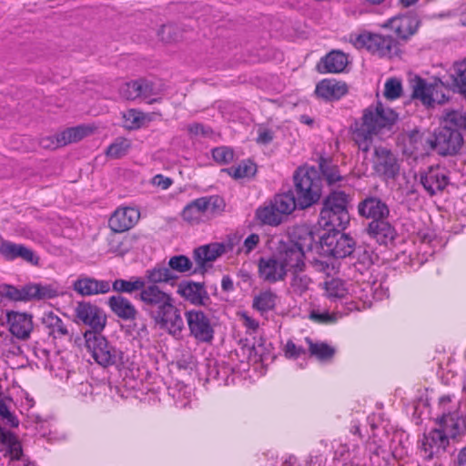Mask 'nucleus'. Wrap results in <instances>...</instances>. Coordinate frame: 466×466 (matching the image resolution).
Here are the masks:
<instances>
[{"label":"nucleus","instance_id":"nucleus-1","mask_svg":"<svg viewBox=\"0 0 466 466\" xmlns=\"http://www.w3.org/2000/svg\"><path fill=\"white\" fill-rule=\"evenodd\" d=\"M134 298L140 302L141 309L156 326L174 337L181 334L184 320L171 293L163 290L157 285H146Z\"/></svg>","mask_w":466,"mask_h":466},{"label":"nucleus","instance_id":"nucleus-2","mask_svg":"<svg viewBox=\"0 0 466 466\" xmlns=\"http://www.w3.org/2000/svg\"><path fill=\"white\" fill-rule=\"evenodd\" d=\"M358 214L360 218L370 219L366 233L380 245L392 243L397 238L394 226L388 220L390 211L386 202L375 196L366 197L359 202Z\"/></svg>","mask_w":466,"mask_h":466},{"label":"nucleus","instance_id":"nucleus-3","mask_svg":"<svg viewBox=\"0 0 466 466\" xmlns=\"http://www.w3.org/2000/svg\"><path fill=\"white\" fill-rule=\"evenodd\" d=\"M362 122L356 124L352 138L360 150L368 152L373 142V135L387 128L390 129L398 119V114L390 107H385L380 101L364 109Z\"/></svg>","mask_w":466,"mask_h":466},{"label":"nucleus","instance_id":"nucleus-4","mask_svg":"<svg viewBox=\"0 0 466 466\" xmlns=\"http://www.w3.org/2000/svg\"><path fill=\"white\" fill-rule=\"evenodd\" d=\"M295 198L299 209H307L318 204L322 197V178L314 167H299L293 174Z\"/></svg>","mask_w":466,"mask_h":466},{"label":"nucleus","instance_id":"nucleus-5","mask_svg":"<svg viewBox=\"0 0 466 466\" xmlns=\"http://www.w3.org/2000/svg\"><path fill=\"white\" fill-rule=\"evenodd\" d=\"M350 196L342 190H331L321 202L319 224L325 229L346 228L350 223Z\"/></svg>","mask_w":466,"mask_h":466},{"label":"nucleus","instance_id":"nucleus-6","mask_svg":"<svg viewBox=\"0 0 466 466\" xmlns=\"http://www.w3.org/2000/svg\"><path fill=\"white\" fill-rule=\"evenodd\" d=\"M84 338L87 351L99 366L119 368L125 365L124 352L109 342L102 332H85Z\"/></svg>","mask_w":466,"mask_h":466},{"label":"nucleus","instance_id":"nucleus-7","mask_svg":"<svg viewBox=\"0 0 466 466\" xmlns=\"http://www.w3.org/2000/svg\"><path fill=\"white\" fill-rule=\"evenodd\" d=\"M344 229H328L319 240L321 254L335 258H351L354 255L356 241L349 234L343 233Z\"/></svg>","mask_w":466,"mask_h":466},{"label":"nucleus","instance_id":"nucleus-8","mask_svg":"<svg viewBox=\"0 0 466 466\" xmlns=\"http://www.w3.org/2000/svg\"><path fill=\"white\" fill-rule=\"evenodd\" d=\"M355 45L358 47L366 48L380 57H392L400 53L399 42L391 35L372 33L360 34L356 38Z\"/></svg>","mask_w":466,"mask_h":466},{"label":"nucleus","instance_id":"nucleus-9","mask_svg":"<svg viewBox=\"0 0 466 466\" xmlns=\"http://www.w3.org/2000/svg\"><path fill=\"white\" fill-rule=\"evenodd\" d=\"M74 321L88 326L86 332H102L106 328L107 317L105 310L91 301H78L74 309Z\"/></svg>","mask_w":466,"mask_h":466},{"label":"nucleus","instance_id":"nucleus-10","mask_svg":"<svg viewBox=\"0 0 466 466\" xmlns=\"http://www.w3.org/2000/svg\"><path fill=\"white\" fill-rule=\"evenodd\" d=\"M190 336L199 343H211L215 329L210 318L200 309H191L185 313Z\"/></svg>","mask_w":466,"mask_h":466},{"label":"nucleus","instance_id":"nucleus-11","mask_svg":"<svg viewBox=\"0 0 466 466\" xmlns=\"http://www.w3.org/2000/svg\"><path fill=\"white\" fill-rule=\"evenodd\" d=\"M288 271L302 272L305 269V253L292 240H280L273 252Z\"/></svg>","mask_w":466,"mask_h":466},{"label":"nucleus","instance_id":"nucleus-12","mask_svg":"<svg viewBox=\"0 0 466 466\" xmlns=\"http://www.w3.org/2000/svg\"><path fill=\"white\" fill-rule=\"evenodd\" d=\"M463 142L461 134L444 125L435 131L431 146L439 155L447 157L459 153Z\"/></svg>","mask_w":466,"mask_h":466},{"label":"nucleus","instance_id":"nucleus-13","mask_svg":"<svg viewBox=\"0 0 466 466\" xmlns=\"http://www.w3.org/2000/svg\"><path fill=\"white\" fill-rule=\"evenodd\" d=\"M373 169L384 179H394L400 173V164L390 149L376 147L373 154Z\"/></svg>","mask_w":466,"mask_h":466},{"label":"nucleus","instance_id":"nucleus-14","mask_svg":"<svg viewBox=\"0 0 466 466\" xmlns=\"http://www.w3.org/2000/svg\"><path fill=\"white\" fill-rule=\"evenodd\" d=\"M444 83L428 84L424 79L419 77L413 86L412 97L420 99L427 107H431L435 103L443 104L449 100L443 91Z\"/></svg>","mask_w":466,"mask_h":466},{"label":"nucleus","instance_id":"nucleus-15","mask_svg":"<svg viewBox=\"0 0 466 466\" xmlns=\"http://www.w3.org/2000/svg\"><path fill=\"white\" fill-rule=\"evenodd\" d=\"M258 274L264 282L273 284L285 280L288 270L272 253L268 257H260L258 258Z\"/></svg>","mask_w":466,"mask_h":466},{"label":"nucleus","instance_id":"nucleus-16","mask_svg":"<svg viewBox=\"0 0 466 466\" xmlns=\"http://www.w3.org/2000/svg\"><path fill=\"white\" fill-rule=\"evenodd\" d=\"M225 252V245L223 243L218 242L200 246L195 248L193 251V259L197 266L192 270V274L204 275L208 270L207 264L208 262L215 261L218 257H220Z\"/></svg>","mask_w":466,"mask_h":466},{"label":"nucleus","instance_id":"nucleus-17","mask_svg":"<svg viewBox=\"0 0 466 466\" xmlns=\"http://www.w3.org/2000/svg\"><path fill=\"white\" fill-rule=\"evenodd\" d=\"M419 25L420 20L417 15L411 12L391 17L384 25L385 27L391 29L398 38L404 41L417 32Z\"/></svg>","mask_w":466,"mask_h":466},{"label":"nucleus","instance_id":"nucleus-18","mask_svg":"<svg viewBox=\"0 0 466 466\" xmlns=\"http://www.w3.org/2000/svg\"><path fill=\"white\" fill-rule=\"evenodd\" d=\"M449 180L445 170L440 167H430L420 175V182L430 196L443 191Z\"/></svg>","mask_w":466,"mask_h":466},{"label":"nucleus","instance_id":"nucleus-19","mask_svg":"<svg viewBox=\"0 0 466 466\" xmlns=\"http://www.w3.org/2000/svg\"><path fill=\"white\" fill-rule=\"evenodd\" d=\"M32 319L33 316L25 312L7 311L6 322L9 325L10 333L19 339H27L34 328Z\"/></svg>","mask_w":466,"mask_h":466},{"label":"nucleus","instance_id":"nucleus-20","mask_svg":"<svg viewBox=\"0 0 466 466\" xmlns=\"http://www.w3.org/2000/svg\"><path fill=\"white\" fill-rule=\"evenodd\" d=\"M73 289L83 297L106 294L111 290L109 280L96 279L86 275L79 276L73 282Z\"/></svg>","mask_w":466,"mask_h":466},{"label":"nucleus","instance_id":"nucleus-21","mask_svg":"<svg viewBox=\"0 0 466 466\" xmlns=\"http://www.w3.org/2000/svg\"><path fill=\"white\" fill-rule=\"evenodd\" d=\"M177 293L196 306H207L210 303V297L204 283L183 280L177 286Z\"/></svg>","mask_w":466,"mask_h":466},{"label":"nucleus","instance_id":"nucleus-22","mask_svg":"<svg viewBox=\"0 0 466 466\" xmlns=\"http://www.w3.org/2000/svg\"><path fill=\"white\" fill-rule=\"evenodd\" d=\"M140 213L134 208H117L108 220L109 228L116 233L125 232L138 221Z\"/></svg>","mask_w":466,"mask_h":466},{"label":"nucleus","instance_id":"nucleus-23","mask_svg":"<svg viewBox=\"0 0 466 466\" xmlns=\"http://www.w3.org/2000/svg\"><path fill=\"white\" fill-rule=\"evenodd\" d=\"M449 444V436L443 429H433L428 434H424L421 441V449L425 458L431 460L441 451H444Z\"/></svg>","mask_w":466,"mask_h":466},{"label":"nucleus","instance_id":"nucleus-24","mask_svg":"<svg viewBox=\"0 0 466 466\" xmlns=\"http://www.w3.org/2000/svg\"><path fill=\"white\" fill-rule=\"evenodd\" d=\"M438 423L451 439H457L466 434V414L458 411L448 412L438 419Z\"/></svg>","mask_w":466,"mask_h":466},{"label":"nucleus","instance_id":"nucleus-25","mask_svg":"<svg viewBox=\"0 0 466 466\" xmlns=\"http://www.w3.org/2000/svg\"><path fill=\"white\" fill-rule=\"evenodd\" d=\"M348 63L346 54L340 50H331L320 58L316 67L320 74H337L343 72Z\"/></svg>","mask_w":466,"mask_h":466},{"label":"nucleus","instance_id":"nucleus-26","mask_svg":"<svg viewBox=\"0 0 466 466\" xmlns=\"http://www.w3.org/2000/svg\"><path fill=\"white\" fill-rule=\"evenodd\" d=\"M107 306L110 310L119 319L131 321L136 320L139 315L135 305L122 295H114L108 298Z\"/></svg>","mask_w":466,"mask_h":466},{"label":"nucleus","instance_id":"nucleus-27","mask_svg":"<svg viewBox=\"0 0 466 466\" xmlns=\"http://www.w3.org/2000/svg\"><path fill=\"white\" fill-rule=\"evenodd\" d=\"M0 254L7 260H14L21 258L32 265L38 264V257L34 251L22 244L13 243L8 240H3L0 244Z\"/></svg>","mask_w":466,"mask_h":466},{"label":"nucleus","instance_id":"nucleus-28","mask_svg":"<svg viewBox=\"0 0 466 466\" xmlns=\"http://www.w3.org/2000/svg\"><path fill=\"white\" fill-rule=\"evenodd\" d=\"M447 86L453 93L466 97V58L453 63L449 70Z\"/></svg>","mask_w":466,"mask_h":466},{"label":"nucleus","instance_id":"nucleus-29","mask_svg":"<svg viewBox=\"0 0 466 466\" xmlns=\"http://www.w3.org/2000/svg\"><path fill=\"white\" fill-rule=\"evenodd\" d=\"M348 92L345 83L334 79H323L316 86L315 93L319 97L326 101L340 99Z\"/></svg>","mask_w":466,"mask_h":466},{"label":"nucleus","instance_id":"nucleus-30","mask_svg":"<svg viewBox=\"0 0 466 466\" xmlns=\"http://www.w3.org/2000/svg\"><path fill=\"white\" fill-rule=\"evenodd\" d=\"M145 285H157L161 283H170L178 279V277L171 271L169 268L156 265L152 268H148L145 271L144 277Z\"/></svg>","mask_w":466,"mask_h":466},{"label":"nucleus","instance_id":"nucleus-31","mask_svg":"<svg viewBox=\"0 0 466 466\" xmlns=\"http://www.w3.org/2000/svg\"><path fill=\"white\" fill-rule=\"evenodd\" d=\"M0 443L6 447V454L12 461L23 460V448L17 436L0 425Z\"/></svg>","mask_w":466,"mask_h":466},{"label":"nucleus","instance_id":"nucleus-32","mask_svg":"<svg viewBox=\"0 0 466 466\" xmlns=\"http://www.w3.org/2000/svg\"><path fill=\"white\" fill-rule=\"evenodd\" d=\"M318 171L322 178V181L325 180L330 187L344 179V177L339 173V167L333 164L331 160L323 157H320L319 159Z\"/></svg>","mask_w":466,"mask_h":466},{"label":"nucleus","instance_id":"nucleus-33","mask_svg":"<svg viewBox=\"0 0 466 466\" xmlns=\"http://www.w3.org/2000/svg\"><path fill=\"white\" fill-rule=\"evenodd\" d=\"M112 289L117 292L132 294L141 292L145 289V279L142 277H131L129 279H116L111 284Z\"/></svg>","mask_w":466,"mask_h":466},{"label":"nucleus","instance_id":"nucleus-34","mask_svg":"<svg viewBox=\"0 0 466 466\" xmlns=\"http://www.w3.org/2000/svg\"><path fill=\"white\" fill-rule=\"evenodd\" d=\"M206 203L202 198L189 202L181 212L182 218L190 224H198L207 212Z\"/></svg>","mask_w":466,"mask_h":466},{"label":"nucleus","instance_id":"nucleus-35","mask_svg":"<svg viewBox=\"0 0 466 466\" xmlns=\"http://www.w3.org/2000/svg\"><path fill=\"white\" fill-rule=\"evenodd\" d=\"M286 240H292L298 247L301 248L305 253L310 250L315 241L313 232L306 226H298L294 228Z\"/></svg>","mask_w":466,"mask_h":466},{"label":"nucleus","instance_id":"nucleus-36","mask_svg":"<svg viewBox=\"0 0 466 466\" xmlns=\"http://www.w3.org/2000/svg\"><path fill=\"white\" fill-rule=\"evenodd\" d=\"M256 218L260 223L268 226H279L283 222V216L279 213L272 201L257 208Z\"/></svg>","mask_w":466,"mask_h":466},{"label":"nucleus","instance_id":"nucleus-37","mask_svg":"<svg viewBox=\"0 0 466 466\" xmlns=\"http://www.w3.org/2000/svg\"><path fill=\"white\" fill-rule=\"evenodd\" d=\"M0 297L4 300L12 302H28V286L25 284L18 288L11 284L2 283L0 284Z\"/></svg>","mask_w":466,"mask_h":466},{"label":"nucleus","instance_id":"nucleus-38","mask_svg":"<svg viewBox=\"0 0 466 466\" xmlns=\"http://www.w3.org/2000/svg\"><path fill=\"white\" fill-rule=\"evenodd\" d=\"M271 201L276 206V208H278L279 213L283 217L291 214L296 208H299V202L291 189L277 194Z\"/></svg>","mask_w":466,"mask_h":466},{"label":"nucleus","instance_id":"nucleus-39","mask_svg":"<svg viewBox=\"0 0 466 466\" xmlns=\"http://www.w3.org/2000/svg\"><path fill=\"white\" fill-rule=\"evenodd\" d=\"M28 286V302L39 301L54 299L58 296V291L52 285H43L41 283H27Z\"/></svg>","mask_w":466,"mask_h":466},{"label":"nucleus","instance_id":"nucleus-40","mask_svg":"<svg viewBox=\"0 0 466 466\" xmlns=\"http://www.w3.org/2000/svg\"><path fill=\"white\" fill-rule=\"evenodd\" d=\"M443 123L449 128L458 131L463 137L466 134V112L462 110H450L443 116Z\"/></svg>","mask_w":466,"mask_h":466},{"label":"nucleus","instance_id":"nucleus-41","mask_svg":"<svg viewBox=\"0 0 466 466\" xmlns=\"http://www.w3.org/2000/svg\"><path fill=\"white\" fill-rule=\"evenodd\" d=\"M309 345L310 356L317 358L320 361L330 360L335 355V349L325 342H314L310 338L305 339Z\"/></svg>","mask_w":466,"mask_h":466},{"label":"nucleus","instance_id":"nucleus-42","mask_svg":"<svg viewBox=\"0 0 466 466\" xmlns=\"http://www.w3.org/2000/svg\"><path fill=\"white\" fill-rule=\"evenodd\" d=\"M92 133V129L85 126L69 127L60 132V147L82 140Z\"/></svg>","mask_w":466,"mask_h":466},{"label":"nucleus","instance_id":"nucleus-43","mask_svg":"<svg viewBox=\"0 0 466 466\" xmlns=\"http://www.w3.org/2000/svg\"><path fill=\"white\" fill-rule=\"evenodd\" d=\"M276 299L277 295L271 290L262 291L254 298L252 307L263 314L275 308Z\"/></svg>","mask_w":466,"mask_h":466},{"label":"nucleus","instance_id":"nucleus-44","mask_svg":"<svg viewBox=\"0 0 466 466\" xmlns=\"http://www.w3.org/2000/svg\"><path fill=\"white\" fill-rule=\"evenodd\" d=\"M234 178H244L253 177L257 172V166L251 160H244L237 167H230L223 169Z\"/></svg>","mask_w":466,"mask_h":466},{"label":"nucleus","instance_id":"nucleus-45","mask_svg":"<svg viewBox=\"0 0 466 466\" xmlns=\"http://www.w3.org/2000/svg\"><path fill=\"white\" fill-rule=\"evenodd\" d=\"M325 291L331 299H342L348 294L345 282L339 279H332L326 281Z\"/></svg>","mask_w":466,"mask_h":466},{"label":"nucleus","instance_id":"nucleus-46","mask_svg":"<svg viewBox=\"0 0 466 466\" xmlns=\"http://www.w3.org/2000/svg\"><path fill=\"white\" fill-rule=\"evenodd\" d=\"M135 240V236H127L122 240L112 239L109 243V251L118 256H124L133 248Z\"/></svg>","mask_w":466,"mask_h":466},{"label":"nucleus","instance_id":"nucleus-47","mask_svg":"<svg viewBox=\"0 0 466 466\" xmlns=\"http://www.w3.org/2000/svg\"><path fill=\"white\" fill-rule=\"evenodd\" d=\"M130 143L127 139L118 138L107 147L106 154L112 158H120L127 155Z\"/></svg>","mask_w":466,"mask_h":466},{"label":"nucleus","instance_id":"nucleus-48","mask_svg":"<svg viewBox=\"0 0 466 466\" xmlns=\"http://www.w3.org/2000/svg\"><path fill=\"white\" fill-rule=\"evenodd\" d=\"M192 261L185 255L173 256L169 258L168 268L171 271L185 273L192 269Z\"/></svg>","mask_w":466,"mask_h":466},{"label":"nucleus","instance_id":"nucleus-49","mask_svg":"<svg viewBox=\"0 0 466 466\" xmlns=\"http://www.w3.org/2000/svg\"><path fill=\"white\" fill-rule=\"evenodd\" d=\"M119 93L122 97L127 100H134L137 97H141L140 80L137 79L123 84L119 89Z\"/></svg>","mask_w":466,"mask_h":466},{"label":"nucleus","instance_id":"nucleus-50","mask_svg":"<svg viewBox=\"0 0 466 466\" xmlns=\"http://www.w3.org/2000/svg\"><path fill=\"white\" fill-rule=\"evenodd\" d=\"M126 127L128 129H137L141 127L146 120L143 112L137 109H129L124 114Z\"/></svg>","mask_w":466,"mask_h":466},{"label":"nucleus","instance_id":"nucleus-51","mask_svg":"<svg viewBox=\"0 0 466 466\" xmlns=\"http://www.w3.org/2000/svg\"><path fill=\"white\" fill-rule=\"evenodd\" d=\"M212 157L219 165H228L234 158V151L228 147H218L212 149Z\"/></svg>","mask_w":466,"mask_h":466},{"label":"nucleus","instance_id":"nucleus-52","mask_svg":"<svg viewBox=\"0 0 466 466\" xmlns=\"http://www.w3.org/2000/svg\"><path fill=\"white\" fill-rule=\"evenodd\" d=\"M402 92V85L400 80L392 77L385 83L384 96L389 100H394L400 96Z\"/></svg>","mask_w":466,"mask_h":466},{"label":"nucleus","instance_id":"nucleus-53","mask_svg":"<svg viewBox=\"0 0 466 466\" xmlns=\"http://www.w3.org/2000/svg\"><path fill=\"white\" fill-rule=\"evenodd\" d=\"M158 35L164 42H177L181 39V34L177 25H164L158 31Z\"/></svg>","mask_w":466,"mask_h":466},{"label":"nucleus","instance_id":"nucleus-54","mask_svg":"<svg viewBox=\"0 0 466 466\" xmlns=\"http://www.w3.org/2000/svg\"><path fill=\"white\" fill-rule=\"evenodd\" d=\"M141 86V97L148 98L151 96L160 95L164 91V87L162 85L156 86L152 81H148L146 79H139Z\"/></svg>","mask_w":466,"mask_h":466},{"label":"nucleus","instance_id":"nucleus-55","mask_svg":"<svg viewBox=\"0 0 466 466\" xmlns=\"http://www.w3.org/2000/svg\"><path fill=\"white\" fill-rule=\"evenodd\" d=\"M300 272H292L293 277L291 279V287L293 289L302 294L309 289V285L310 283V279L306 275H300Z\"/></svg>","mask_w":466,"mask_h":466},{"label":"nucleus","instance_id":"nucleus-56","mask_svg":"<svg viewBox=\"0 0 466 466\" xmlns=\"http://www.w3.org/2000/svg\"><path fill=\"white\" fill-rule=\"evenodd\" d=\"M309 319L319 324H329L336 322L337 317L334 314H329L328 311L319 312L313 309L309 313Z\"/></svg>","mask_w":466,"mask_h":466},{"label":"nucleus","instance_id":"nucleus-57","mask_svg":"<svg viewBox=\"0 0 466 466\" xmlns=\"http://www.w3.org/2000/svg\"><path fill=\"white\" fill-rule=\"evenodd\" d=\"M349 258L350 260L356 259V261L353 262L354 264L359 263L364 267L369 266L371 263L370 253L366 250L365 248L357 245L355 247L354 255Z\"/></svg>","mask_w":466,"mask_h":466},{"label":"nucleus","instance_id":"nucleus-58","mask_svg":"<svg viewBox=\"0 0 466 466\" xmlns=\"http://www.w3.org/2000/svg\"><path fill=\"white\" fill-rule=\"evenodd\" d=\"M284 352L287 358L294 360L307 355V350L301 346H297L292 340H288Z\"/></svg>","mask_w":466,"mask_h":466},{"label":"nucleus","instance_id":"nucleus-59","mask_svg":"<svg viewBox=\"0 0 466 466\" xmlns=\"http://www.w3.org/2000/svg\"><path fill=\"white\" fill-rule=\"evenodd\" d=\"M42 323L48 329V335L53 336L54 339H56L55 332L56 327L58 326V316H56L53 311L45 312L42 318Z\"/></svg>","mask_w":466,"mask_h":466},{"label":"nucleus","instance_id":"nucleus-60","mask_svg":"<svg viewBox=\"0 0 466 466\" xmlns=\"http://www.w3.org/2000/svg\"><path fill=\"white\" fill-rule=\"evenodd\" d=\"M202 200L207 201L206 211L210 210L212 213L222 211L224 208V201L218 196L202 197Z\"/></svg>","mask_w":466,"mask_h":466},{"label":"nucleus","instance_id":"nucleus-61","mask_svg":"<svg viewBox=\"0 0 466 466\" xmlns=\"http://www.w3.org/2000/svg\"><path fill=\"white\" fill-rule=\"evenodd\" d=\"M311 265L316 271L325 273L328 276L330 275L331 271L334 269V267L328 261L319 258H314L311 261Z\"/></svg>","mask_w":466,"mask_h":466},{"label":"nucleus","instance_id":"nucleus-62","mask_svg":"<svg viewBox=\"0 0 466 466\" xmlns=\"http://www.w3.org/2000/svg\"><path fill=\"white\" fill-rule=\"evenodd\" d=\"M39 145L45 149H56L58 147V135L55 134L40 138Z\"/></svg>","mask_w":466,"mask_h":466},{"label":"nucleus","instance_id":"nucleus-63","mask_svg":"<svg viewBox=\"0 0 466 466\" xmlns=\"http://www.w3.org/2000/svg\"><path fill=\"white\" fill-rule=\"evenodd\" d=\"M259 243V236L258 234H250L245 240L243 247L245 248V253H250Z\"/></svg>","mask_w":466,"mask_h":466},{"label":"nucleus","instance_id":"nucleus-64","mask_svg":"<svg viewBox=\"0 0 466 466\" xmlns=\"http://www.w3.org/2000/svg\"><path fill=\"white\" fill-rule=\"evenodd\" d=\"M172 182L171 178L161 174H157L152 178L153 185L161 187L162 189H167L172 185Z\"/></svg>","mask_w":466,"mask_h":466}]
</instances>
